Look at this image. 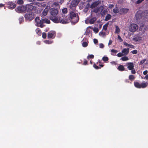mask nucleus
I'll list each match as a JSON object with an SVG mask.
<instances>
[{
  "label": "nucleus",
  "instance_id": "f257e3e1",
  "mask_svg": "<svg viewBox=\"0 0 148 148\" xmlns=\"http://www.w3.org/2000/svg\"><path fill=\"white\" fill-rule=\"evenodd\" d=\"M148 17V10H145L141 11L140 10L138 11L135 15V18L137 21L141 19H144Z\"/></svg>",
  "mask_w": 148,
  "mask_h": 148
},
{
  "label": "nucleus",
  "instance_id": "f03ea898",
  "mask_svg": "<svg viewBox=\"0 0 148 148\" xmlns=\"http://www.w3.org/2000/svg\"><path fill=\"white\" fill-rule=\"evenodd\" d=\"M51 16L50 17V19L55 23L58 22V16H57L58 14V10L56 8H51L50 10Z\"/></svg>",
  "mask_w": 148,
  "mask_h": 148
},
{
  "label": "nucleus",
  "instance_id": "7ed1b4c3",
  "mask_svg": "<svg viewBox=\"0 0 148 148\" xmlns=\"http://www.w3.org/2000/svg\"><path fill=\"white\" fill-rule=\"evenodd\" d=\"M69 17V19L71 22L74 24L77 23L79 20L77 13H75L73 11L70 12Z\"/></svg>",
  "mask_w": 148,
  "mask_h": 148
},
{
  "label": "nucleus",
  "instance_id": "20e7f679",
  "mask_svg": "<svg viewBox=\"0 0 148 148\" xmlns=\"http://www.w3.org/2000/svg\"><path fill=\"white\" fill-rule=\"evenodd\" d=\"M100 11V12L99 13V14H101L102 16H104L108 12L106 9L104 10L103 6H98L95 8H94L93 10L91 11V12L97 13Z\"/></svg>",
  "mask_w": 148,
  "mask_h": 148
},
{
  "label": "nucleus",
  "instance_id": "39448f33",
  "mask_svg": "<svg viewBox=\"0 0 148 148\" xmlns=\"http://www.w3.org/2000/svg\"><path fill=\"white\" fill-rule=\"evenodd\" d=\"M24 17L25 20L31 21L34 18V15L32 12H29L25 14Z\"/></svg>",
  "mask_w": 148,
  "mask_h": 148
},
{
  "label": "nucleus",
  "instance_id": "423d86ee",
  "mask_svg": "<svg viewBox=\"0 0 148 148\" xmlns=\"http://www.w3.org/2000/svg\"><path fill=\"white\" fill-rule=\"evenodd\" d=\"M134 85L135 87L138 88H145L147 86L146 83L145 82L140 83L137 82H134Z\"/></svg>",
  "mask_w": 148,
  "mask_h": 148
},
{
  "label": "nucleus",
  "instance_id": "0eeeda50",
  "mask_svg": "<svg viewBox=\"0 0 148 148\" xmlns=\"http://www.w3.org/2000/svg\"><path fill=\"white\" fill-rule=\"evenodd\" d=\"M35 21L36 23V25L37 26L41 28L43 27L45 25L43 24V21H42L40 20L38 17H36Z\"/></svg>",
  "mask_w": 148,
  "mask_h": 148
},
{
  "label": "nucleus",
  "instance_id": "6e6552de",
  "mask_svg": "<svg viewBox=\"0 0 148 148\" xmlns=\"http://www.w3.org/2000/svg\"><path fill=\"white\" fill-rule=\"evenodd\" d=\"M138 28V25L135 24H132L130 25L129 30L131 32H134L136 31Z\"/></svg>",
  "mask_w": 148,
  "mask_h": 148
},
{
  "label": "nucleus",
  "instance_id": "1a4fd4ad",
  "mask_svg": "<svg viewBox=\"0 0 148 148\" xmlns=\"http://www.w3.org/2000/svg\"><path fill=\"white\" fill-rule=\"evenodd\" d=\"M15 10L18 13L25 12V5H23L18 7Z\"/></svg>",
  "mask_w": 148,
  "mask_h": 148
},
{
  "label": "nucleus",
  "instance_id": "9d476101",
  "mask_svg": "<svg viewBox=\"0 0 148 148\" xmlns=\"http://www.w3.org/2000/svg\"><path fill=\"white\" fill-rule=\"evenodd\" d=\"M25 5V11L32 12L34 7L31 4H27Z\"/></svg>",
  "mask_w": 148,
  "mask_h": 148
},
{
  "label": "nucleus",
  "instance_id": "9b49d317",
  "mask_svg": "<svg viewBox=\"0 0 148 148\" xmlns=\"http://www.w3.org/2000/svg\"><path fill=\"white\" fill-rule=\"evenodd\" d=\"M79 2V0H73L70 5V8L72 9L73 8H75L78 4Z\"/></svg>",
  "mask_w": 148,
  "mask_h": 148
},
{
  "label": "nucleus",
  "instance_id": "f8f14e48",
  "mask_svg": "<svg viewBox=\"0 0 148 148\" xmlns=\"http://www.w3.org/2000/svg\"><path fill=\"white\" fill-rule=\"evenodd\" d=\"M56 36V32L53 31H51L48 32L47 34V37L49 38H54Z\"/></svg>",
  "mask_w": 148,
  "mask_h": 148
},
{
  "label": "nucleus",
  "instance_id": "ddd939ff",
  "mask_svg": "<svg viewBox=\"0 0 148 148\" xmlns=\"http://www.w3.org/2000/svg\"><path fill=\"white\" fill-rule=\"evenodd\" d=\"M101 1L99 0L94 2L90 5V8L91 9L95 8L100 3Z\"/></svg>",
  "mask_w": 148,
  "mask_h": 148
},
{
  "label": "nucleus",
  "instance_id": "4468645a",
  "mask_svg": "<svg viewBox=\"0 0 148 148\" xmlns=\"http://www.w3.org/2000/svg\"><path fill=\"white\" fill-rule=\"evenodd\" d=\"M8 8L10 9H14L16 7V4L11 1L8 2Z\"/></svg>",
  "mask_w": 148,
  "mask_h": 148
},
{
  "label": "nucleus",
  "instance_id": "2eb2a0df",
  "mask_svg": "<svg viewBox=\"0 0 148 148\" xmlns=\"http://www.w3.org/2000/svg\"><path fill=\"white\" fill-rule=\"evenodd\" d=\"M58 19L59 22L57 23H60L63 24H65L68 23L67 20L66 18H62L61 17H58Z\"/></svg>",
  "mask_w": 148,
  "mask_h": 148
},
{
  "label": "nucleus",
  "instance_id": "dca6fc26",
  "mask_svg": "<svg viewBox=\"0 0 148 148\" xmlns=\"http://www.w3.org/2000/svg\"><path fill=\"white\" fill-rule=\"evenodd\" d=\"M128 69L129 70L134 69V65L132 62H128L126 64Z\"/></svg>",
  "mask_w": 148,
  "mask_h": 148
},
{
  "label": "nucleus",
  "instance_id": "f3484780",
  "mask_svg": "<svg viewBox=\"0 0 148 148\" xmlns=\"http://www.w3.org/2000/svg\"><path fill=\"white\" fill-rule=\"evenodd\" d=\"M128 10L129 9H128L122 8L120 10V14H126L128 12Z\"/></svg>",
  "mask_w": 148,
  "mask_h": 148
},
{
  "label": "nucleus",
  "instance_id": "a211bd4d",
  "mask_svg": "<svg viewBox=\"0 0 148 148\" xmlns=\"http://www.w3.org/2000/svg\"><path fill=\"white\" fill-rule=\"evenodd\" d=\"M129 48L124 49L122 51V52L124 56H126L129 52Z\"/></svg>",
  "mask_w": 148,
  "mask_h": 148
},
{
  "label": "nucleus",
  "instance_id": "6ab92c4d",
  "mask_svg": "<svg viewBox=\"0 0 148 148\" xmlns=\"http://www.w3.org/2000/svg\"><path fill=\"white\" fill-rule=\"evenodd\" d=\"M112 16L110 14H107L105 17L104 20L106 21H108L111 18Z\"/></svg>",
  "mask_w": 148,
  "mask_h": 148
},
{
  "label": "nucleus",
  "instance_id": "aec40b11",
  "mask_svg": "<svg viewBox=\"0 0 148 148\" xmlns=\"http://www.w3.org/2000/svg\"><path fill=\"white\" fill-rule=\"evenodd\" d=\"M96 20L97 19L96 17H93L92 18L89 20L90 23L91 24H94Z\"/></svg>",
  "mask_w": 148,
  "mask_h": 148
},
{
  "label": "nucleus",
  "instance_id": "412c9836",
  "mask_svg": "<svg viewBox=\"0 0 148 148\" xmlns=\"http://www.w3.org/2000/svg\"><path fill=\"white\" fill-rule=\"evenodd\" d=\"M118 70L120 71H123L125 70V68L122 65H120L118 68Z\"/></svg>",
  "mask_w": 148,
  "mask_h": 148
},
{
  "label": "nucleus",
  "instance_id": "4be33fe9",
  "mask_svg": "<svg viewBox=\"0 0 148 148\" xmlns=\"http://www.w3.org/2000/svg\"><path fill=\"white\" fill-rule=\"evenodd\" d=\"M119 12V9L117 7H116L115 8H114L113 10V12L114 14H117Z\"/></svg>",
  "mask_w": 148,
  "mask_h": 148
},
{
  "label": "nucleus",
  "instance_id": "5701e85b",
  "mask_svg": "<svg viewBox=\"0 0 148 148\" xmlns=\"http://www.w3.org/2000/svg\"><path fill=\"white\" fill-rule=\"evenodd\" d=\"M142 37H141L137 36L136 37L133 38V40L136 41H138L141 40Z\"/></svg>",
  "mask_w": 148,
  "mask_h": 148
},
{
  "label": "nucleus",
  "instance_id": "b1692460",
  "mask_svg": "<svg viewBox=\"0 0 148 148\" xmlns=\"http://www.w3.org/2000/svg\"><path fill=\"white\" fill-rule=\"evenodd\" d=\"M112 53V55H115L116 54V53L118 52V51L117 50H115L114 49H112L111 50V51Z\"/></svg>",
  "mask_w": 148,
  "mask_h": 148
},
{
  "label": "nucleus",
  "instance_id": "393cba45",
  "mask_svg": "<svg viewBox=\"0 0 148 148\" xmlns=\"http://www.w3.org/2000/svg\"><path fill=\"white\" fill-rule=\"evenodd\" d=\"M36 33L39 36L41 35V32L39 28H37L36 29Z\"/></svg>",
  "mask_w": 148,
  "mask_h": 148
},
{
  "label": "nucleus",
  "instance_id": "a878e982",
  "mask_svg": "<svg viewBox=\"0 0 148 148\" xmlns=\"http://www.w3.org/2000/svg\"><path fill=\"white\" fill-rule=\"evenodd\" d=\"M43 23H47L49 24L50 23V21L47 18L44 19L43 20Z\"/></svg>",
  "mask_w": 148,
  "mask_h": 148
},
{
  "label": "nucleus",
  "instance_id": "bb28decb",
  "mask_svg": "<svg viewBox=\"0 0 148 148\" xmlns=\"http://www.w3.org/2000/svg\"><path fill=\"white\" fill-rule=\"evenodd\" d=\"M108 24L109 23H108V22L106 24L104 25L103 26V29L105 31H106L107 29V27L108 25Z\"/></svg>",
  "mask_w": 148,
  "mask_h": 148
},
{
  "label": "nucleus",
  "instance_id": "cd10ccee",
  "mask_svg": "<svg viewBox=\"0 0 148 148\" xmlns=\"http://www.w3.org/2000/svg\"><path fill=\"white\" fill-rule=\"evenodd\" d=\"M120 60H122L123 61H126L128 60H129V58L127 57L124 56L121 58Z\"/></svg>",
  "mask_w": 148,
  "mask_h": 148
},
{
  "label": "nucleus",
  "instance_id": "c85d7f7f",
  "mask_svg": "<svg viewBox=\"0 0 148 148\" xmlns=\"http://www.w3.org/2000/svg\"><path fill=\"white\" fill-rule=\"evenodd\" d=\"M19 20L20 24L22 23L24 21V17L23 16L20 17L19 18Z\"/></svg>",
  "mask_w": 148,
  "mask_h": 148
},
{
  "label": "nucleus",
  "instance_id": "c756f323",
  "mask_svg": "<svg viewBox=\"0 0 148 148\" xmlns=\"http://www.w3.org/2000/svg\"><path fill=\"white\" fill-rule=\"evenodd\" d=\"M44 42L46 44H52L53 42V41L50 40H46Z\"/></svg>",
  "mask_w": 148,
  "mask_h": 148
},
{
  "label": "nucleus",
  "instance_id": "7c9ffc66",
  "mask_svg": "<svg viewBox=\"0 0 148 148\" xmlns=\"http://www.w3.org/2000/svg\"><path fill=\"white\" fill-rule=\"evenodd\" d=\"M116 29L115 30V33L118 34L120 32V30L119 27L117 26H116Z\"/></svg>",
  "mask_w": 148,
  "mask_h": 148
},
{
  "label": "nucleus",
  "instance_id": "2f4dec72",
  "mask_svg": "<svg viewBox=\"0 0 148 148\" xmlns=\"http://www.w3.org/2000/svg\"><path fill=\"white\" fill-rule=\"evenodd\" d=\"M135 79L134 76L133 75H130L129 76V79L131 81Z\"/></svg>",
  "mask_w": 148,
  "mask_h": 148
},
{
  "label": "nucleus",
  "instance_id": "473e14b6",
  "mask_svg": "<svg viewBox=\"0 0 148 148\" xmlns=\"http://www.w3.org/2000/svg\"><path fill=\"white\" fill-rule=\"evenodd\" d=\"M102 59L103 61L106 62L108 60V58L106 56H104L102 58Z\"/></svg>",
  "mask_w": 148,
  "mask_h": 148
},
{
  "label": "nucleus",
  "instance_id": "72a5a7b5",
  "mask_svg": "<svg viewBox=\"0 0 148 148\" xmlns=\"http://www.w3.org/2000/svg\"><path fill=\"white\" fill-rule=\"evenodd\" d=\"M82 45L84 47H86L88 45V43L86 42H84L82 43Z\"/></svg>",
  "mask_w": 148,
  "mask_h": 148
},
{
  "label": "nucleus",
  "instance_id": "f704fd0d",
  "mask_svg": "<svg viewBox=\"0 0 148 148\" xmlns=\"http://www.w3.org/2000/svg\"><path fill=\"white\" fill-rule=\"evenodd\" d=\"M62 12L64 14H66L67 13V8H64L62 9Z\"/></svg>",
  "mask_w": 148,
  "mask_h": 148
},
{
  "label": "nucleus",
  "instance_id": "c9c22d12",
  "mask_svg": "<svg viewBox=\"0 0 148 148\" xmlns=\"http://www.w3.org/2000/svg\"><path fill=\"white\" fill-rule=\"evenodd\" d=\"M146 61V59H145L142 60H141L139 63V65H141L143 64Z\"/></svg>",
  "mask_w": 148,
  "mask_h": 148
},
{
  "label": "nucleus",
  "instance_id": "e433bc0d",
  "mask_svg": "<svg viewBox=\"0 0 148 148\" xmlns=\"http://www.w3.org/2000/svg\"><path fill=\"white\" fill-rule=\"evenodd\" d=\"M17 3L18 4H23V0H18L17 1Z\"/></svg>",
  "mask_w": 148,
  "mask_h": 148
},
{
  "label": "nucleus",
  "instance_id": "4c0bfd02",
  "mask_svg": "<svg viewBox=\"0 0 148 148\" xmlns=\"http://www.w3.org/2000/svg\"><path fill=\"white\" fill-rule=\"evenodd\" d=\"M93 67L96 69H101V67H99L97 66L95 64V63H94L93 65Z\"/></svg>",
  "mask_w": 148,
  "mask_h": 148
},
{
  "label": "nucleus",
  "instance_id": "58836bf2",
  "mask_svg": "<svg viewBox=\"0 0 148 148\" xmlns=\"http://www.w3.org/2000/svg\"><path fill=\"white\" fill-rule=\"evenodd\" d=\"M94 57V56L93 55L91 54L87 56V58L89 59V58L93 59Z\"/></svg>",
  "mask_w": 148,
  "mask_h": 148
},
{
  "label": "nucleus",
  "instance_id": "ea45409f",
  "mask_svg": "<svg viewBox=\"0 0 148 148\" xmlns=\"http://www.w3.org/2000/svg\"><path fill=\"white\" fill-rule=\"evenodd\" d=\"M42 36L43 38H45L47 37L46 34L45 32H43L42 34Z\"/></svg>",
  "mask_w": 148,
  "mask_h": 148
},
{
  "label": "nucleus",
  "instance_id": "a19ab883",
  "mask_svg": "<svg viewBox=\"0 0 148 148\" xmlns=\"http://www.w3.org/2000/svg\"><path fill=\"white\" fill-rule=\"evenodd\" d=\"M106 33L105 32H103L102 31L101 32L99 33V34L100 36H103L105 35Z\"/></svg>",
  "mask_w": 148,
  "mask_h": 148
},
{
  "label": "nucleus",
  "instance_id": "79ce46f5",
  "mask_svg": "<svg viewBox=\"0 0 148 148\" xmlns=\"http://www.w3.org/2000/svg\"><path fill=\"white\" fill-rule=\"evenodd\" d=\"M117 56L119 57H121V56H124V55H123V54L122 53H121V52H120V53H118L117 54Z\"/></svg>",
  "mask_w": 148,
  "mask_h": 148
},
{
  "label": "nucleus",
  "instance_id": "37998d69",
  "mask_svg": "<svg viewBox=\"0 0 148 148\" xmlns=\"http://www.w3.org/2000/svg\"><path fill=\"white\" fill-rule=\"evenodd\" d=\"M140 29L143 32H145V30L146 29V28L144 26H142L141 28H140Z\"/></svg>",
  "mask_w": 148,
  "mask_h": 148
},
{
  "label": "nucleus",
  "instance_id": "c03bdc74",
  "mask_svg": "<svg viewBox=\"0 0 148 148\" xmlns=\"http://www.w3.org/2000/svg\"><path fill=\"white\" fill-rule=\"evenodd\" d=\"M93 31L96 33H97L99 31V30L98 28H95L93 29Z\"/></svg>",
  "mask_w": 148,
  "mask_h": 148
},
{
  "label": "nucleus",
  "instance_id": "a18cd8bd",
  "mask_svg": "<svg viewBox=\"0 0 148 148\" xmlns=\"http://www.w3.org/2000/svg\"><path fill=\"white\" fill-rule=\"evenodd\" d=\"M137 50H134L131 52L133 54H136L137 53Z\"/></svg>",
  "mask_w": 148,
  "mask_h": 148
},
{
  "label": "nucleus",
  "instance_id": "49530a36",
  "mask_svg": "<svg viewBox=\"0 0 148 148\" xmlns=\"http://www.w3.org/2000/svg\"><path fill=\"white\" fill-rule=\"evenodd\" d=\"M144 0H138L136 3L137 4H139V3H141V2H142L143 1H144Z\"/></svg>",
  "mask_w": 148,
  "mask_h": 148
},
{
  "label": "nucleus",
  "instance_id": "de8ad7c7",
  "mask_svg": "<svg viewBox=\"0 0 148 148\" xmlns=\"http://www.w3.org/2000/svg\"><path fill=\"white\" fill-rule=\"evenodd\" d=\"M42 13H43V14L44 15V16H46L47 15V11H45V10H44L43 12H42Z\"/></svg>",
  "mask_w": 148,
  "mask_h": 148
},
{
  "label": "nucleus",
  "instance_id": "09e8293b",
  "mask_svg": "<svg viewBox=\"0 0 148 148\" xmlns=\"http://www.w3.org/2000/svg\"><path fill=\"white\" fill-rule=\"evenodd\" d=\"M87 63H88V61H87L85 59H84V63L83 64L84 65H87Z\"/></svg>",
  "mask_w": 148,
  "mask_h": 148
},
{
  "label": "nucleus",
  "instance_id": "8fccbe9b",
  "mask_svg": "<svg viewBox=\"0 0 148 148\" xmlns=\"http://www.w3.org/2000/svg\"><path fill=\"white\" fill-rule=\"evenodd\" d=\"M123 44L125 45L127 47H129V46H130V45L128 44L125 42H123Z\"/></svg>",
  "mask_w": 148,
  "mask_h": 148
},
{
  "label": "nucleus",
  "instance_id": "3c124183",
  "mask_svg": "<svg viewBox=\"0 0 148 148\" xmlns=\"http://www.w3.org/2000/svg\"><path fill=\"white\" fill-rule=\"evenodd\" d=\"M99 47L100 48H102L104 47V46L102 43H100L99 44Z\"/></svg>",
  "mask_w": 148,
  "mask_h": 148
},
{
  "label": "nucleus",
  "instance_id": "603ef678",
  "mask_svg": "<svg viewBox=\"0 0 148 148\" xmlns=\"http://www.w3.org/2000/svg\"><path fill=\"white\" fill-rule=\"evenodd\" d=\"M118 38L119 40H120V42L123 41V39L121 38V37L119 35H118Z\"/></svg>",
  "mask_w": 148,
  "mask_h": 148
},
{
  "label": "nucleus",
  "instance_id": "864d4df0",
  "mask_svg": "<svg viewBox=\"0 0 148 148\" xmlns=\"http://www.w3.org/2000/svg\"><path fill=\"white\" fill-rule=\"evenodd\" d=\"M93 42L95 44L98 43V41L97 39H94Z\"/></svg>",
  "mask_w": 148,
  "mask_h": 148
},
{
  "label": "nucleus",
  "instance_id": "5fc2aeb1",
  "mask_svg": "<svg viewBox=\"0 0 148 148\" xmlns=\"http://www.w3.org/2000/svg\"><path fill=\"white\" fill-rule=\"evenodd\" d=\"M114 6V5L113 4H110L109 5L108 8L110 9H111Z\"/></svg>",
  "mask_w": 148,
  "mask_h": 148
},
{
  "label": "nucleus",
  "instance_id": "6e6d98bb",
  "mask_svg": "<svg viewBox=\"0 0 148 148\" xmlns=\"http://www.w3.org/2000/svg\"><path fill=\"white\" fill-rule=\"evenodd\" d=\"M112 40H109V42L108 43V45H111L112 44Z\"/></svg>",
  "mask_w": 148,
  "mask_h": 148
},
{
  "label": "nucleus",
  "instance_id": "4d7b16f0",
  "mask_svg": "<svg viewBox=\"0 0 148 148\" xmlns=\"http://www.w3.org/2000/svg\"><path fill=\"white\" fill-rule=\"evenodd\" d=\"M131 70V73L132 74H135L136 73V71L134 69H132Z\"/></svg>",
  "mask_w": 148,
  "mask_h": 148
},
{
  "label": "nucleus",
  "instance_id": "13d9d810",
  "mask_svg": "<svg viewBox=\"0 0 148 148\" xmlns=\"http://www.w3.org/2000/svg\"><path fill=\"white\" fill-rule=\"evenodd\" d=\"M148 73V71L147 70H145L143 72V74L144 75H146Z\"/></svg>",
  "mask_w": 148,
  "mask_h": 148
},
{
  "label": "nucleus",
  "instance_id": "bf43d9fd",
  "mask_svg": "<svg viewBox=\"0 0 148 148\" xmlns=\"http://www.w3.org/2000/svg\"><path fill=\"white\" fill-rule=\"evenodd\" d=\"M129 47L130 48H132L134 49L135 48V46L133 45H130V46H129Z\"/></svg>",
  "mask_w": 148,
  "mask_h": 148
},
{
  "label": "nucleus",
  "instance_id": "052dcab7",
  "mask_svg": "<svg viewBox=\"0 0 148 148\" xmlns=\"http://www.w3.org/2000/svg\"><path fill=\"white\" fill-rule=\"evenodd\" d=\"M4 4H3L2 3H0V7H3L4 6Z\"/></svg>",
  "mask_w": 148,
  "mask_h": 148
},
{
  "label": "nucleus",
  "instance_id": "680f3d73",
  "mask_svg": "<svg viewBox=\"0 0 148 148\" xmlns=\"http://www.w3.org/2000/svg\"><path fill=\"white\" fill-rule=\"evenodd\" d=\"M101 61L100 60H99L97 62V64L98 63H99V64H101Z\"/></svg>",
  "mask_w": 148,
  "mask_h": 148
},
{
  "label": "nucleus",
  "instance_id": "e2e57ef3",
  "mask_svg": "<svg viewBox=\"0 0 148 148\" xmlns=\"http://www.w3.org/2000/svg\"><path fill=\"white\" fill-rule=\"evenodd\" d=\"M29 2H33L35 1V0H27Z\"/></svg>",
  "mask_w": 148,
  "mask_h": 148
},
{
  "label": "nucleus",
  "instance_id": "0e129e2a",
  "mask_svg": "<svg viewBox=\"0 0 148 148\" xmlns=\"http://www.w3.org/2000/svg\"><path fill=\"white\" fill-rule=\"evenodd\" d=\"M145 78L146 79H148V75H147L145 77Z\"/></svg>",
  "mask_w": 148,
  "mask_h": 148
},
{
  "label": "nucleus",
  "instance_id": "69168bd1",
  "mask_svg": "<svg viewBox=\"0 0 148 148\" xmlns=\"http://www.w3.org/2000/svg\"><path fill=\"white\" fill-rule=\"evenodd\" d=\"M99 65L101 66V67H103L104 66V65L103 64H99Z\"/></svg>",
  "mask_w": 148,
  "mask_h": 148
},
{
  "label": "nucleus",
  "instance_id": "338daca9",
  "mask_svg": "<svg viewBox=\"0 0 148 148\" xmlns=\"http://www.w3.org/2000/svg\"><path fill=\"white\" fill-rule=\"evenodd\" d=\"M90 63L91 64H92L93 63L92 61V60H90Z\"/></svg>",
  "mask_w": 148,
  "mask_h": 148
},
{
  "label": "nucleus",
  "instance_id": "774afa93",
  "mask_svg": "<svg viewBox=\"0 0 148 148\" xmlns=\"http://www.w3.org/2000/svg\"><path fill=\"white\" fill-rule=\"evenodd\" d=\"M147 1H148V0H146Z\"/></svg>",
  "mask_w": 148,
  "mask_h": 148
}]
</instances>
